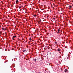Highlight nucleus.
<instances>
[{"mask_svg": "<svg viewBox=\"0 0 73 73\" xmlns=\"http://www.w3.org/2000/svg\"><path fill=\"white\" fill-rule=\"evenodd\" d=\"M16 3L17 4H18V3H19V1H18V0H17L16 1Z\"/></svg>", "mask_w": 73, "mask_h": 73, "instance_id": "1", "label": "nucleus"}, {"mask_svg": "<svg viewBox=\"0 0 73 73\" xmlns=\"http://www.w3.org/2000/svg\"><path fill=\"white\" fill-rule=\"evenodd\" d=\"M23 52H27V50H23Z\"/></svg>", "mask_w": 73, "mask_h": 73, "instance_id": "2", "label": "nucleus"}, {"mask_svg": "<svg viewBox=\"0 0 73 73\" xmlns=\"http://www.w3.org/2000/svg\"><path fill=\"white\" fill-rule=\"evenodd\" d=\"M16 37V36H13L12 38H15V37Z\"/></svg>", "mask_w": 73, "mask_h": 73, "instance_id": "3", "label": "nucleus"}, {"mask_svg": "<svg viewBox=\"0 0 73 73\" xmlns=\"http://www.w3.org/2000/svg\"><path fill=\"white\" fill-rule=\"evenodd\" d=\"M65 72H68V70L66 69L64 70Z\"/></svg>", "mask_w": 73, "mask_h": 73, "instance_id": "4", "label": "nucleus"}, {"mask_svg": "<svg viewBox=\"0 0 73 73\" xmlns=\"http://www.w3.org/2000/svg\"><path fill=\"white\" fill-rule=\"evenodd\" d=\"M36 60H37V59H33V61H35V62H36Z\"/></svg>", "mask_w": 73, "mask_h": 73, "instance_id": "5", "label": "nucleus"}, {"mask_svg": "<svg viewBox=\"0 0 73 73\" xmlns=\"http://www.w3.org/2000/svg\"><path fill=\"white\" fill-rule=\"evenodd\" d=\"M34 17H36V15H33Z\"/></svg>", "mask_w": 73, "mask_h": 73, "instance_id": "6", "label": "nucleus"}, {"mask_svg": "<svg viewBox=\"0 0 73 73\" xmlns=\"http://www.w3.org/2000/svg\"><path fill=\"white\" fill-rule=\"evenodd\" d=\"M2 29H3V30H5V29H4V28H2Z\"/></svg>", "mask_w": 73, "mask_h": 73, "instance_id": "7", "label": "nucleus"}, {"mask_svg": "<svg viewBox=\"0 0 73 73\" xmlns=\"http://www.w3.org/2000/svg\"><path fill=\"white\" fill-rule=\"evenodd\" d=\"M54 42L55 44H57V42Z\"/></svg>", "mask_w": 73, "mask_h": 73, "instance_id": "8", "label": "nucleus"}, {"mask_svg": "<svg viewBox=\"0 0 73 73\" xmlns=\"http://www.w3.org/2000/svg\"><path fill=\"white\" fill-rule=\"evenodd\" d=\"M58 51H59V52H60V49H58L57 50Z\"/></svg>", "mask_w": 73, "mask_h": 73, "instance_id": "9", "label": "nucleus"}, {"mask_svg": "<svg viewBox=\"0 0 73 73\" xmlns=\"http://www.w3.org/2000/svg\"><path fill=\"white\" fill-rule=\"evenodd\" d=\"M53 19L54 21V20H55V18H53Z\"/></svg>", "mask_w": 73, "mask_h": 73, "instance_id": "10", "label": "nucleus"}, {"mask_svg": "<svg viewBox=\"0 0 73 73\" xmlns=\"http://www.w3.org/2000/svg\"><path fill=\"white\" fill-rule=\"evenodd\" d=\"M69 7H70V8H72V6L70 5V6H69Z\"/></svg>", "mask_w": 73, "mask_h": 73, "instance_id": "11", "label": "nucleus"}, {"mask_svg": "<svg viewBox=\"0 0 73 73\" xmlns=\"http://www.w3.org/2000/svg\"><path fill=\"white\" fill-rule=\"evenodd\" d=\"M39 23H41V20H40V21H39Z\"/></svg>", "mask_w": 73, "mask_h": 73, "instance_id": "12", "label": "nucleus"}, {"mask_svg": "<svg viewBox=\"0 0 73 73\" xmlns=\"http://www.w3.org/2000/svg\"><path fill=\"white\" fill-rule=\"evenodd\" d=\"M29 40H30L31 41V40H32V38H30Z\"/></svg>", "mask_w": 73, "mask_h": 73, "instance_id": "13", "label": "nucleus"}, {"mask_svg": "<svg viewBox=\"0 0 73 73\" xmlns=\"http://www.w3.org/2000/svg\"><path fill=\"white\" fill-rule=\"evenodd\" d=\"M17 8H19V6H17V7H16Z\"/></svg>", "mask_w": 73, "mask_h": 73, "instance_id": "14", "label": "nucleus"}, {"mask_svg": "<svg viewBox=\"0 0 73 73\" xmlns=\"http://www.w3.org/2000/svg\"><path fill=\"white\" fill-rule=\"evenodd\" d=\"M60 31V29H58V32H59Z\"/></svg>", "mask_w": 73, "mask_h": 73, "instance_id": "15", "label": "nucleus"}, {"mask_svg": "<svg viewBox=\"0 0 73 73\" xmlns=\"http://www.w3.org/2000/svg\"><path fill=\"white\" fill-rule=\"evenodd\" d=\"M19 9H20L21 8V6L19 7Z\"/></svg>", "mask_w": 73, "mask_h": 73, "instance_id": "16", "label": "nucleus"}, {"mask_svg": "<svg viewBox=\"0 0 73 73\" xmlns=\"http://www.w3.org/2000/svg\"><path fill=\"white\" fill-rule=\"evenodd\" d=\"M59 33V31H58L57 33Z\"/></svg>", "mask_w": 73, "mask_h": 73, "instance_id": "17", "label": "nucleus"}, {"mask_svg": "<svg viewBox=\"0 0 73 73\" xmlns=\"http://www.w3.org/2000/svg\"><path fill=\"white\" fill-rule=\"evenodd\" d=\"M38 23H40V22H39V21H38Z\"/></svg>", "mask_w": 73, "mask_h": 73, "instance_id": "18", "label": "nucleus"}, {"mask_svg": "<svg viewBox=\"0 0 73 73\" xmlns=\"http://www.w3.org/2000/svg\"><path fill=\"white\" fill-rule=\"evenodd\" d=\"M18 27H19V26H18Z\"/></svg>", "mask_w": 73, "mask_h": 73, "instance_id": "19", "label": "nucleus"}, {"mask_svg": "<svg viewBox=\"0 0 73 73\" xmlns=\"http://www.w3.org/2000/svg\"><path fill=\"white\" fill-rule=\"evenodd\" d=\"M41 10H43V9H41Z\"/></svg>", "mask_w": 73, "mask_h": 73, "instance_id": "20", "label": "nucleus"}, {"mask_svg": "<svg viewBox=\"0 0 73 73\" xmlns=\"http://www.w3.org/2000/svg\"><path fill=\"white\" fill-rule=\"evenodd\" d=\"M46 47H47V48H48V46H46Z\"/></svg>", "mask_w": 73, "mask_h": 73, "instance_id": "21", "label": "nucleus"}, {"mask_svg": "<svg viewBox=\"0 0 73 73\" xmlns=\"http://www.w3.org/2000/svg\"><path fill=\"white\" fill-rule=\"evenodd\" d=\"M34 29H35V28H34Z\"/></svg>", "mask_w": 73, "mask_h": 73, "instance_id": "22", "label": "nucleus"}, {"mask_svg": "<svg viewBox=\"0 0 73 73\" xmlns=\"http://www.w3.org/2000/svg\"><path fill=\"white\" fill-rule=\"evenodd\" d=\"M0 27H1V26H0Z\"/></svg>", "mask_w": 73, "mask_h": 73, "instance_id": "23", "label": "nucleus"}]
</instances>
